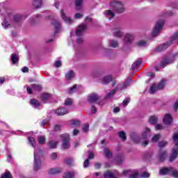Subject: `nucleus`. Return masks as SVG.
<instances>
[{"mask_svg":"<svg viewBox=\"0 0 178 178\" xmlns=\"http://www.w3.org/2000/svg\"><path fill=\"white\" fill-rule=\"evenodd\" d=\"M110 6L115 13H123L125 10L123 2L118 0H112Z\"/></svg>","mask_w":178,"mask_h":178,"instance_id":"1","label":"nucleus"},{"mask_svg":"<svg viewBox=\"0 0 178 178\" xmlns=\"http://www.w3.org/2000/svg\"><path fill=\"white\" fill-rule=\"evenodd\" d=\"M175 146L172 148V152L170 157V162H173L178 156V134H175L172 137Z\"/></svg>","mask_w":178,"mask_h":178,"instance_id":"2","label":"nucleus"},{"mask_svg":"<svg viewBox=\"0 0 178 178\" xmlns=\"http://www.w3.org/2000/svg\"><path fill=\"white\" fill-rule=\"evenodd\" d=\"M163 24H165V21L163 19H160L156 22L152 33V37H156V35H159V33H161V30H162V28L163 27Z\"/></svg>","mask_w":178,"mask_h":178,"instance_id":"3","label":"nucleus"},{"mask_svg":"<svg viewBox=\"0 0 178 178\" xmlns=\"http://www.w3.org/2000/svg\"><path fill=\"white\" fill-rule=\"evenodd\" d=\"M165 86H166V80L162 79L161 81L157 86L154 83L150 87L149 93L154 94V92H156V91L159 90H163V88H165Z\"/></svg>","mask_w":178,"mask_h":178,"instance_id":"4","label":"nucleus"},{"mask_svg":"<svg viewBox=\"0 0 178 178\" xmlns=\"http://www.w3.org/2000/svg\"><path fill=\"white\" fill-rule=\"evenodd\" d=\"M61 138L63 139V148L67 149L70 147V135L69 134H64L61 135Z\"/></svg>","mask_w":178,"mask_h":178,"instance_id":"5","label":"nucleus"},{"mask_svg":"<svg viewBox=\"0 0 178 178\" xmlns=\"http://www.w3.org/2000/svg\"><path fill=\"white\" fill-rule=\"evenodd\" d=\"M39 169H41V160L40 159L38 153H37V149H35L34 152L33 170L37 171L39 170Z\"/></svg>","mask_w":178,"mask_h":178,"instance_id":"6","label":"nucleus"},{"mask_svg":"<svg viewBox=\"0 0 178 178\" xmlns=\"http://www.w3.org/2000/svg\"><path fill=\"white\" fill-rule=\"evenodd\" d=\"M99 99H101V97L97 93H92L88 97L90 104H97Z\"/></svg>","mask_w":178,"mask_h":178,"instance_id":"7","label":"nucleus"},{"mask_svg":"<svg viewBox=\"0 0 178 178\" xmlns=\"http://www.w3.org/2000/svg\"><path fill=\"white\" fill-rule=\"evenodd\" d=\"M124 41L125 44H132L133 41H134V34L130 33H125Z\"/></svg>","mask_w":178,"mask_h":178,"instance_id":"8","label":"nucleus"},{"mask_svg":"<svg viewBox=\"0 0 178 178\" xmlns=\"http://www.w3.org/2000/svg\"><path fill=\"white\" fill-rule=\"evenodd\" d=\"M87 30V25L82 24L79 25L76 30V35L78 37L83 35V33Z\"/></svg>","mask_w":178,"mask_h":178,"instance_id":"9","label":"nucleus"},{"mask_svg":"<svg viewBox=\"0 0 178 178\" xmlns=\"http://www.w3.org/2000/svg\"><path fill=\"white\" fill-rule=\"evenodd\" d=\"M113 37L117 38H122L123 37V32L120 30V28L116 27L112 30Z\"/></svg>","mask_w":178,"mask_h":178,"instance_id":"10","label":"nucleus"},{"mask_svg":"<svg viewBox=\"0 0 178 178\" xmlns=\"http://www.w3.org/2000/svg\"><path fill=\"white\" fill-rule=\"evenodd\" d=\"M172 172V167H164L159 170V175L165 176L166 175H170Z\"/></svg>","mask_w":178,"mask_h":178,"instance_id":"11","label":"nucleus"},{"mask_svg":"<svg viewBox=\"0 0 178 178\" xmlns=\"http://www.w3.org/2000/svg\"><path fill=\"white\" fill-rule=\"evenodd\" d=\"M163 122L167 126H169V124H172V122H173V118H172V115L170 114L167 113L165 115Z\"/></svg>","mask_w":178,"mask_h":178,"instance_id":"12","label":"nucleus"},{"mask_svg":"<svg viewBox=\"0 0 178 178\" xmlns=\"http://www.w3.org/2000/svg\"><path fill=\"white\" fill-rule=\"evenodd\" d=\"M60 15L63 20H64L65 23H67V24H72V23H73V19H70L69 17H67L63 10H61Z\"/></svg>","mask_w":178,"mask_h":178,"instance_id":"13","label":"nucleus"},{"mask_svg":"<svg viewBox=\"0 0 178 178\" xmlns=\"http://www.w3.org/2000/svg\"><path fill=\"white\" fill-rule=\"evenodd\" d=\"M169 45H170V42H168L167 43L159 46L156 49V52H162V51H165V49H168V48H169Z\"/></svg>","mask_w":178,"mask_h":178,"instance_id":"14","label":"nucleus"},{"mask_svg":"<svg viewBox=\"0 0 178 178\" xmlns=\"http://www.w3.org/2000/svg\"><path fill=\"white\" fill-rule=\"evenodd\" d=\"M55 113H56L58 116H63V115L69 113V111L66 108H60L56 110Z\"/></svg>","mask_w":178,"mask_h":178,"instance_id":"15","label":"nucleus"},{"mask_svg":"<svg viewBox=\"0 0 178 178\" xmlns=\"http://www.w3.org/2000/svg\"><path fill=\"white\" fill-rule=\"evenodd\" d=\"M104 15L108 19V20H111L115 17V13H113L111 10H105Z\"/></svg>","mask_w":178,"mask_h":178,"instance_id":"16","label":"nucleus"},{"mask_svg":"<svg viewBox=\"0 0 178 178\" xmlns=\"http://www.w3.org/2000/svg\"><path fill=\"white\" fill-rule=\"evenodd\" d=\"M170 63H173V61L170 58L167 57L161 60V66L162 67H165V66H168V65H170Z\"/></svg>","mask_w":178,"mask_h":178,"instance_id":"17","label":"nucleus"},{"mask_svg":"<svg viewBox=\"0 0 178 178\" xmlns=\"http://www.w3.org/2000/svg\"><path fill=\"white\" fill-rule=\"evenodd\" d=\"M130 81H131V79H127L125 82L120 86V84L118 85V90H124V88H127L129 86H130Z\"/></svg>","mask_w":178,"mask_h":178,"instance_id":"18","label":"nucleus"},{"mask_svg":"<svg viewBox=\"0 0 178 178\" xmlns=\"http://www.w3.org/2000/svg\"><path fill=\"white\" fill-rule=\"evenodd\" d=\"M32 5L35 9L42 8V0H33Z\"/></svg>","mask_w":178,"mask_h":178,"instance_id":"19","label":"nucleus"},{"mask_svg":"<svg viewBox=\"0 0 178 178\" xmlns=\"http://www.w3.org/2000/svg\"><path fill=\"white\" fill-rule=\"evenodd\" d=\"M141 63H143L141 58H138L136 61H135L132 64V65H131L132 70H136V69H137V67H139L141 65Z\"/></svg>","mask_w":178,"mask_h":178,"instance_id":"20","label":"nucleus"},{"mask_svg":"<svg viewBox=\"0 0 178 178\" xmlns=\"http://www.w3.org/2000/svg\"><path fill=\"white\" fill-rule=\"evenodd\" d=\"M166 156H168V153L166 152H160L159 153V159L160 162H163L166 159Z\"/></svg>","mask_w":178,"mask_h":178,"instance_id":"21","label":"nucleus"},{"mask_svg":"<svg viewBox=\"0 0 178 178\" xmlns=\"http://www.w3.org/2000/svg\"><path fill=\"white\" fill-rule=\"evenodd\" d=\"M25 19H26V16L20 14H17L14 15V22L17 23L19 22H22V20H24Z\"/></svg>","mask_w":178,"mask_h":178,"instance_id":"22","label":"nucleus"},{"mask_svg":"<svg viewBox=\"0 0 178 178\" xmlns=\"http://www.w3.org/2000/svg\"><path fill=\"white\" fill-rule=\"evenodd\" d=\"M58 144H59V142L55 141V140H50L48 143V146L51 149H55L58 147Z\"/></svg>","mask_w":178,"mask_h":178,"instance_id":"23","label":"nucleus"},{"mask_svg":"<svg viewBox=\"0 0 178 178\" xmlns=\"http://www.w3.org/2000/svg\"><path fill=\"white\" fill-rule=\"evenodd\" d=\"M51 24L54 26V28L56 29V33H58L60 30V22H59V21L54 20L51 22Z\"/></svg>","mask_w":178,"mask_h":178,"instance_id":"24","label":"nucleus"},{"mask_svg":"<svg viewBox=\"0 0 178 178\" xmlns=\"http://www.w3.org/2000/svg\"><path fill=\"white\" fill-rule=\"evenodd\" d=\"M111 81H112V76L111 75L104 76L102 80V84H109Z\"/></svg>","mask_w":178,"mask_h":178,"instance_id":"25","label":"nucleus"},{"mask_svg":"<svg viewBox=\"0 0 178 178\" xmlns=\"http://www.w3.org/2000/svg\"><path fill=\"white\" fill-rule=\"evenodd\" d=\"M30 104H32L34 106V108H38V107L41 106V103L40 102V101H38L35 99H31Z\"/></svg>","mask_w":178,"mask_h":178,"instance_id":"26","label":"nucleus"},{"mask_svg":"<svg viewBox=\"0 0 178 178\" xmlns=\"http://www.w3.org/2000/svg\"><path fill=\"white\" fill-rule=\"evenodd\" d=\"M10 59H11V62H13L14 65H16V63H19V56L17 54H11Z\"/></svg>","mask_w":178,"mask_h":178,"instance_id":"27","label":"nucleus"},{"mask_svg":"<svg viewBox=\"0 0 178 178\" xmlns=\"http://www.w3.org/2000/svg\"><path fill=\"white\" fill-rule=\"evenodd\" d=\"M70 126H73V127H79L80 126V121L76 120H72L70 121Z\"/></svg>","mask_w":178,"mask_h":178,"instance_id":"28","label":"nucleus"},{"mask_svg":"<svg viewBox=\"0 0 178 178\" xmlns=\"http://www.w3.org/2000/svg\"><path fill=\"white\" fill-rule=\"evenodd\" d=\"M63 178H74V172H65L63 175Z\"/></svg>","mask_w":178,"mask_h":178,"instance_id":"29","label":"nucleus"},{"mask_svg":"<svg viewBox=\"0 0 178 178\" xmlns=\"http://www.w3.org/2000/svg\"><path fill=\"white\" fill-rule=\"evenodd\" d=\"M104 178H115V175H113V173L112 172L107 170L104 174Z\"/></svg>","mask_w":178,"mask_h":178,"instance_id":"30","label":"nucleus"},{"mask_svg":"<svg viewBox=\"0 0 178 178\" xmlns=\"http://www.w3.org/2000/svg\"><path fill=\"white\" fill-rule=\"evenodd\" d=\"M118 136L120 138H121L122 141H126L127 140V137L126 136V133L124 131H121L118 133Z\"/></svg>","mask_w":178,"mask_h":178,"instance_id":"31","label":"nucleus"},{"mask_svg":"<svg viewBox=\"0 0 178 178\" xmlns=\"http://www.w3.org/2000/svg\"><path fill=\"white\" fill-rule=\"evenodd\" d=\"M74 77V72L73 71H69L66 74H65V79L67 80H72Z\"/></svg>","mask_w":178,"mask_h":178,"instance_id":"32","label":"nucleus"},{"mask_svg":"<svg viewBox=\"0 0 178 178\" xmlns=\"http://www.w3.org/2000/svg\"><path fill=\"white\" fill-rule=\"evenodd\" d=\"M170 175L172 177L178 178V170L176 168L172 167Z\"/></svg>","mask_w":178,"mask_h":178,"instance_id":"33","label":"nucleus"},{"mask_svg":"<svg viewBox=\"0 0 178 178\" xmlns=\"http://www.w3.org/2000/svg\"><path fill=\"white\" fill-rule=\"evenodd\" d=\"M38 141L39 144H40L41 145H44V144H45V136H38Z\"/></svg>","mask_w":178,"mask_h":178,"instance_id":"34","label":"nucleus"},{"mask_svg":"<svg viewBox=\"0 0 178 178\" xmlns=\"http://www.w3.org/2000/svg\"><path fill=\"white\" fill-rule=\"evenodd\" d=\"M41 98H42V101H43V102L48 101V99H49V98H51V94L43 93L41 96Z\"/></svg>","mask_w":178,"mask_h":178,"instance_id":"35","label":"nucleus"},{"mask_svg":"<svg viewBox=\"0 0 178 178\" xmlns=\"http://www.w3.org/2000/svg\"><path fill=\"white\" fill-rule=\"evenodd\" d=\"M149 122L152 124H156V123L158 122V117H156V116L150 117Z\"/></svg>","mask_w":178,"mask_h":178,"instance_id":"36","label":"nucleus"},{"mask_svg":"<svg viewBox=\"0 0 178 178\" xmlns=\"http://www.w3.org/2000/svg\"><path fill=\"white\" fill-rule=\"evenodd\" d=\"M83 3V0H75V6L77 10L81 9V4Z\"/></svg>","mask_w":178,"mask_h":178,"instance_id":"37","label":"nucleus"},{"mask_svg":"<svg viewBox=\"0 0 178 178\" xmlns=\"http://www.w3.org/2000/svg\"><path fill=\"white\" fill-rule=\"evenodd\" d=\"M31 88L33 91H41V90H42V88L40 86V85H36V84H32Z\"/></svg>","mask_w":178,"mask_h":178,"instance_id":"38","label":"nucleus"},{"mask_svg":"<svg viewBox=\"0 0 178 178\" xmlns=\"http://www.w3.org/2000/svg\"><path fill=\"white\" fill-rule=\"evenodd\" d=\"M110 47L112 48H117V47H119V43L116 40H111L109 42Z\"/></svg>","mask_w":178,"mask_h":178,"instance_id":"39","label":"nucleus"},{"mask_svg":"<svg viewBox=\"0 0 178 178\" xmlns=\"http://www.w3.org/2000/svg\"><path fill=\"white\" fill-rule=\"evenodd\" d=\"M116 91H118V89H113L111 92L106 94V98H112V96L116 94Z\"/></svg>","mask_w":178,"mask_h":178,"instance_id":"40","label":"nucleus"},{"mask_svg":"<svg viewBox=\"0 0 178 178\" xmlns=\"http://www.w3.org/2000/svg\"><path fill=\"white\" fill-rule=\"evenodd\" d=\"M104 154L106 158H112V152H111L108 148L104 149Z\"/></svg>","mask_w":178,"mask_h":178,"instance_id":"41","label":"nucleus"},{"mask_svg":"<svg viewBox=\"0 0 178 178\" xmlns=\"http://www.w3.org/2000/svg\"><path fill=\"white\" fill-rule=\"evenodd\" d=\"M1 178H12V173L9 171H6L1 177Z\"/></svg>","mask_w":178,"mask_h":178,"instance_id":"42","label":"nucleus"},{"mask_svg":"<svg viewBox=\"0 0 178 178\" xmlns=\"http://www.w3.org/2000/svg\"><path fill=\"white\" fill-rule=\"evenodd\" d=\"M60 170L58 168H51L49 170V175H56L57 173H59Z\"/></svg>","mask_w":178,"mask_h":178,"instance_id":"43","label":"nucleus"},{"mask_svg":"<svg viewBox=\"0 0 178 178\" xmlns=\"http://www.w3.org/2000/svg\"><path fill=\"white\" fill-rule=\"evenodd\" d=\"M161 139V134L154 135V136L152 138V143H157Z\"/></svg>","mask_w":178,"mask_h":178,"instance_id":"44","label":"nucleus"},{"mask_svg":"<svg viewBox=\"0 0 178 178\" xmlns=\"http://www.w3.org/2000/svg\"><path fill=\"white\" fill-rule=\"evenodd\" d=\"M148 133H149V128H146L145 131H144L142 134L143 140H145V138H147Z\"/></svg>","mask_w":178,"mask_h":178,"instance_id":"45","label":"nucleus"},{"mask_svg":"<svg viewBox=\"0 0 178 178\" xmlns=\"http://www.w3.org/2000/svg\"><path fill=\"white\" fill-rule=\"evenodd\" d=\"M76 90H77V84H75L71 87L68 91V93L73 94L74 92H76Z\"/></svg>","mask_w":178,"mask_h":178,"instance_id":"46","label":"nucleus"},{"mask_svg":"<svg viewBox=\"0 0 178 178\" xmlns=\"http://www.w3.org/2000/svg\"><path fill=\"white\" fill-rule=\"evenodd\" d=\"M29 142L32 145V147H35V139L33 137L28 138Z\"/></svg>","mask_w":178,"mask_h":178,"instance_id":"47","label":"nucleus"},{"mask_svg":"<svg viewBox=\"0 0 178 178\" xmlns=\"http://www.w3.org/2000/svg\"><path fill=\"white\" fill-rule=\"evenodd\" d=\"M166 145H168V143L165 140L159 142V148H163V147H166Z\"/></svg>","mask_w":178,"mask_h":178,"instance_id":"48","label":"nucleus"},{"mask_svg":"<svg viewBox=\"0 0 178 178\" xmlns=\"http://www.w3.org/2000/svg\"><path fill=\"white\" fill-rule=\"evenodd\" d=\"M39 18V20H41V19H42V17L41 16V15H36L35 16H34L33 18H32V21H31V23H34V22H35V20H37V19Z\"/></svg>","mask_w":178,"mask_h":178,"instance_id":"49","label":"nucleus"},{"mask_svg":"<svg viewBox=\"0 0 178 178\" xmlns=\"http://www.w3.org/2000/svg\"><path fill=\"white\" fill-rule=\"evenodd\" d=\"M172 41H176L178 42V32L175 33L172 37H171Z\"/></svg>","mask_w":178,"mask_h":178,"instance_id":"50","label":"nucleus"},{"mask_svg":"<svg viewBox=\"0 0 178 178\" xmlns=\"http://www.w3.org/2000/svg\"><path fill=\"white\" fill-rule=\"evenodd\" d=\"M138 47H147V42L144 41V40H140L139 42H138Z\"/></svg>","mask_w":178,"mask_h":178,"instance_id":"51","label":"nucleus"},{"mask_svg":"<svg viewBox=\"0 0 178 178\" xmlns=\"http://www.w3.org/2000/svg\"><path fill=\"white\" fill-rule=\"evenodd\" d=\"M90 129V125L88 124H86L82 128L83 133H87Z\"/></svg>","mask_w":178,"mask_h":178,"instance_id":"52","label":"nucleus"},{"mask_svg":"<svg viewBox=\"0 0 178 178\" xmlns=\"http://www.w3.org/2000/svg\"><path fill=\"white\" fill-rule=\"evenodd\" d=\"M1 24L3 27H4V29H8V27H10V24H9L6 20H4Z\"/></svg>","mask_w":178,"mask_h":178,"instance_id":"53","label":"nucleus"},{"mask_svg":"<svg viewBox=\"0 0 178 178\" xmlns=\"http://www.w3.org/2000/svg\"><path fill=\"white\" fill-rule=\"evenodd\" d=\"M129 178H138V171H134V173L129 176Z\"/></svg>","mask_w":178,"mask_h":178,"instance_id":"54","label":"nucleus"},{"mask_svg":"<svg viewBox=\"0 0 178 178\" xmlns=\"http://www.w3.org/2000/svg\"><path fill=\"white\" fill-rule=\"evenodd\" d=\"M129 102H130V98L127 97V99H125L123 102H122V105L124 106H127V105L129 104Z\"/></svg>","mask_w":178,"mask_h":178,"instance_id":"55","label":"nucleus"},{"mask_svg":"<svg viewBox=\"0 0 178 178\" xmlns=\"http://www.w3.org/2000/svg\"><path fill=\"white\" fill-rule=\"evenodd\" d=\"M55 67H60L62 66V61L60 60H56L54 63Z\"/></svg>","mask_w":178,"mask_h":178,"instance_id":"56","label":"nucleus"},{"mask_svg":"<svg viewBox=\"0 0 178 178\" xmlns=\"http://www.w3.org/2000/svg\"><path fill=\"white\" fill-rule=\"evenodd\" d=\"M72 99L68 98L65 101V105L66 106H69V105H72Z\"/></svg>","mask_w":178,"mask_h":178,"instance_id":"57","label":"nucleus"},{"mask_svg":"<svg viewBox=\"0 0 178 178\" xmlns=\"http://www.w3.org/2000/svg\"><path fill=\"white\" fill-rule=\"evenodd\" d=\"M74 161L72 159H67L65 160V163H67V165H72V163H73Z\"/></svg>","mask_w":178,"mask_h":178,"instance_id":"58","label":"nucleus"},{"mask_svg":"<svg viewBox=\"0 0 178 178\" xmlns=\"http://www.w3.org/2000/svg\"><path fill=\"white\" fill-rule=\"evenodd\" d=\"M141 177L144 178H148L149 177V173H148L147 172H144L142 173Z\"/></svg>","mask_w":178,"mask_h":178,"instance_id":"59","label":"nucleus"},{"mask_svg":"<svg viewBox=\"0 0 178 178\" xmlns=\"http://www.w3.org/2000/svg\"><path fill=\"white\" fill-rule=\"evenodd\" d=\"M90 165V161L88 159H86L83 163V168H87Z\"/></svg>","mask_w":178,"mask_h":178,"instance_id":"60","label":"nucleus"},{"mask_svg":"<svg viewBox=\"0 0 178 178\" xmlns=\"http://www.w3.org/2000/svg\"><path fill=\"white\" fill-rule=\"evenodd\" d=\"M56 158H58V154H56V153H53L51 154V159L53 161H55V159H56Z\"/></svg>","mask_w":178,"mask_h":178,"instance_id":"61","label":"nucleus"},{"mask_svg":"<svg viewBox=\"0 0 178 178\" xmlns=\"http://www.w3.org/2000/svg\"><path fill=\"white\" fill-rule=\"evenodd\" d=\"M61 127H62L61 125L56 124V125H55V127H54V130H55L56 131H59V130H60Z\"/></svg>","mask_w":178,"mask_h":178,"instance_id":"62","label":"nucleus"},{"mask_svg":"<svg viewBox=\"0 0 178 178\" xmlns=\"http://www.w3.org/2000/svg\"><path fill=\"white\" fill-rule=\"evenodd\" d=\"M83 41V39L82 37H79L77 39H76V42L77 44H82Z\"/></svg>","mask_w":178,"mask_h":178,"instance_id":"63","label":"nucleus"},{"mask_svg":"<svg viewBox=\"0 0 178 178\" xmlns=\"http://www.w3.org/2000/svg\"><path fill=\"white\" fill-rule=\"evenodd\" d=\"M81 17H83V14L81 13L75 14V19H81Z\"/></svg>","mask_w":178,"mask_h":178,"instance_id":"64","label":"nucleus"}]
</instances>
